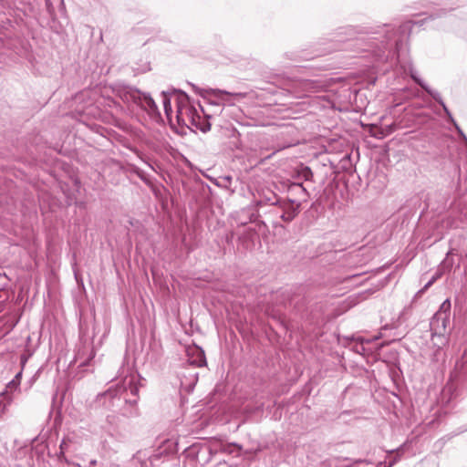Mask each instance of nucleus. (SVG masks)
<instances>
[{
	"label": "nucleus",
	"instance_id": "f257e3e1",
	"mask_svg": "<svg viewBox=\"0 0 467 467\" xmlns=\"http://www.w3.org/2000/svg\"><path fill=\"white\" fill-rule=\"evenodd\" d=\"M140 385L137 376L126 375L114 386L97 396V402L107 410L116 409L123 418H135L140 415L137 407Z\"/></svg>",
	"mask_w": 467,
	"mask_h": 467
},
{
	"label": "nucleus",
	"instance_id": "f03ea898",
	"mask_svg": "<svg viewBox=\"0 0 467 467\" xmlns=\"http://www.w3.org/2000/svg\"><path fill=\"white\" fill-rule=\"evenodd\" d=\"M450 317L443 310H438L430 322L431 339L435 346L441 348L448 342V327Z\"/></svg>",
	"mask_w": 467,
	"mask_h": 467
},
{
	"label": "nucleus",
	"instance_id": "7ed1b4c3",
	"mask_svg": "<svg viewBox=\"0 0 467 467\" xmlns=\"http://www.w3.org/2000/svg\"><path fill=\"white\" fill-rule=\"evenodd\" d=\"M199 113V108L197 109L192 104L189 96L185 92L180 91L177 98L176 110L178 124L190 127L191 123L196 121L195 118Z\"/></svg>",
	"mask_w": 467,
	"mask_h": 467
},
{
	"label": "nucleus",
	"instance_id": "20e7f679",
	"mask_svg": "<svg viewBox=\"0 0 467 467\" xmlns=\"http://www.w3.org/2000/svg\"><path fill=\"white\" fill-rule=\"evenodd\" d=\"M192 88L199 93L202 98H206V94L213 95L217 99V101H210L212 105L221 106V105H229L232 106L234 104V100H239L246 97V93L244 92H228L226 90L219 89V88H210V89H200L195 85L192 84Z\"/></svg>",
	"mask_w": 467,
	"mask_h": 467
},
{
	"label": "nucleus",
	"instance_id": "39448f33",
	"mask_svg": "<svg viewBox=\"0 0 467 467\" xmlns=\"http://www.w3.org/2000/svg\"><path fill=\"white\" fill-rule=\"evenodd\" d=\"M461 261H462V255L458 253V250L455 248L450 249L445 258L441 261L440 264L436 275L431 278L424 286V288H428L436 278L440 277L441 275L450 273L453 267L456 269H459L461 266Z\"/></svg>",
	"mask_w": 467,
	"mask_h": 467
},
{
	"label": "nucleus",
	"instance_id": "423d86ee",
	"mask_svg": "<svg viewBox=\"0 0 467 467\" xmlns=\"http://www.w3.org/2000/svg\"><path fill=\"white\" fill-rule=\"evenodd\" d=\"M125 99L132 100L150 114L160 115L157 104L149 94L141 93L138 89H130L125 94Z\"/></svg>",
	"mask_w": 467,
	"mask_h": 467
},
{
	"label": "nucleus",
	"instance_id": "0eeeda50",
	"mask_svg": "<svg viewBox=\"0 0 467 467\" xmlns=\"http://www.w3.org/2000/svg\"><path fill=\"white\" fill-rule=\"evenodd\" d=\"M300 206L301 204L296 199H287L280 202L278 205L280 212L277 213H279L280 219L288 223L297 216Z\"/></svg>",
	"mask_w": 467,
	"mask_h": 467
},
{
	"label": "nucleus",
	"instance_id": "6e6552de",
	"mask_svg": "<svg viewBox=\"0 0 467 467\" xmlns=\"http://www.w3.org/2000/svg\"><path fill=\"white\" fill-rule=\"evenodd\" d=\"M416 24H420V22H416ZM413 25H415V23H413L411 21H407V22L403 23L402 25H400L398 31H394L393 29H389L388 25L383 26L384 27H388V29L386 30L387 40L393 39L397 34L400 35V36L398 39H396V41H395V47H396V50L398 53H399L400 47L401 45L403 36L406 34H408V35L410 34V31L411 30Z\"/></svg>",
	"mask_w": 467,
	"mask_h": 467
},
{
	"label": "nucleus",
	"instance_id": "1a4fd4ad",
	"mask_svg": "<svg viewBox=\"0 0 467 467\" xmlns=\"http://www.w3.org/2000/svg\"><path fill=\"white\" fill-rule=\"evenodd\" d=\"M188 361L194 367H204L206 366V358L204 351L198 346L189 347L187 348Z\"/></svg>",
	"mask_w": 467,
	"mask_h": 467
},
{
	"label": "nucleus",
	"instance_id": "9d476101",
	"mask_svg": "<svg viewBox=\"0 0 467 467\" xmlns=\"http://www.w3.org/2000/svg\"><path fill=\"white\" fill-rule=\"evenodd\" d=\"M185 453L187 457L195 459L198 462H200V454H205L207 458L204 460L203 463H208L215 452L208 446L193 444L185 451Z\"/></svg>",
	"mask_w": 467,
	"mask_h": 467
},
{
	"label": "nucleus",
	"instance_id": "9b49d317",
	"mask_svg": "<svg viewBox=\"0 0 467 467\" xmlns=\"http://www.w3.org/2000/svg\"><path fill=\"white\" fill-rule=\"evenodd\" d=\"M287 192L291 196L290 199H296L301 204L302 201H306L308 192L300 182H290L287 186Z\"/></svg>",
	"mask_w": 467,
	"mask_h": 467
},
{
	"label": "nucleus",
	"instance_id": "f8f14e48",
	"mask_svg": "<svg viewBox=\"0 0 467 467\" xmlns=\"http://www.w3.org/2000/svg\"><path fill=\"white\" fill-rule=\"evenodd\" d=\"M198 108L200 109V113L195 118L196 121L191 123L190 126L205 133L211 130V123L208 120L210 116L205 113L203 108L200 104H198Z\"/></svg>",
	"mask_w": 467,
	"mask_h": 467
},
{
	"label": "nucleus",
	"instance_id": "ddd939ff",
	"mask_svg": "<svg viewBox=\"0 0 467 467\" xmlns=\"http://www.w3.org/2000/svg\"><path fill=\"white\" fill-rule=\"evenodd\" d=\"M293 178L296 180V182H300L303 184L304 181H312L313 172L308 166H301L295 171Z\"/></svg>",
	"mask_w": 467,
	"mask_h": 467
},
{
	"label": "nucleus",
	"instance_id": "4468645a",
	"mask_svg": "<svg viewBox=\"0 0 467 467\" xmlns=\"http://www.w3.org/2000/svg\"><path fill=\"white\" fill-rule=\"evenodd\" d=\"M422 88L432 97V99L437 101L443 109V110L446 112V114L451 118V112L449 111L448 108L446 107L442 98L441 97L440 93L436 90L431 89L430 87H424L422 85Z\"/></svg>",
	"mask_w": 467,
	"mask_h": 467
},
{
	"label": "nucleus",
	"instance_id": "2eb2a0df",
	"mask_svg": "<svg viewBox=\"0 0 467 467\" xmlns=\"http://www.w3.org/2000/svg\"><path fill=\"white\" fill-rule=\"evenodd\" d=\"M110 410L111 413L106 416V421L109 426L113 428H118L121 421V416L116 409H112Z\"/></svg>",
	"mask_w": 467,
	"mask_h": 467
},
{
	"label": "nucleus",
	"instance_id": "dca6fc26",
	"mask_svg": "<svg viewBox=\"0 0 467 467\" xmlns=\"http://www.w3.org/2000/svg\"><path fill=\"white\" fill-rule=\"evenodd\" d=\"M242 451V446L237 443H228L223 444L220 448V451L227 454H236L239 455L240 451Z\"/></svg>",
	"mask_w": 467,
	"mask_h": 467
},
{
	"label": "nucleus",
	"instance_id": "f3484780",
	"mask_svg": "<svg viewBox=\"0 0 467 467\" xmlns=\"http://www.w3.org/2000/svg\"><path fill=\"white\" fill-rule=\"evenodd\" d=\"M300 87L306 92H316L318 90L319 86L312 80L305 79L300 83Z\"/></svg>",
	"mask_w": 467,
	"mask_h": 467
},
{
	"label": "nucleus",
	"instance_id": "a211bd4d",
	"mask_svg": "<svg viewBox=\"0 0 467 467\" xmlns=\"http://www.w3.org/2000/svg\"><path fill=\"white\" fill-rule=\"evenodd\" d=\"M265 202L272 205H279L282 202L280 198L274 192H270V196L265 195L264 200H261L260 202Z\"/></svg>",
	"mask_w": 467,
	"mask_h": 467
},
{
	"label": "nucleus",
	"instance_id": "6ab92c4d",
	"mask_svg": "<svg viewBox=\"0 0 467 467\" xmlns=\"http://www.w3.org/2000/svg\"><path fill=\"white\" fill-rule=\"evenodd\" d=\"M22 372H18L15 378L8 382L6 388L10 389H16L18 386L20 385V379H21Z\"/></svg>",
	"mask_w": 467,
	"mask_h": 467
},
{
	"label": "nucleus",
	"instance_id": "aec40b11",
	"mask_svg": "<svg viewBox=\"0 0 467 467\" xmlns=\"http://www.w3.org/2000/svg\"><path fill=\"white\" fill-rule=\"evenodd\" d=\"M162 94H163L162 103H163L164 112H165L166 116L169 118L171 113L172 112L171 100L169 98H167V96L165 95V92H162Z\"/></svg>",
	"mask_w": 467,
	"mask_h": 467
},
{
	"label": "nucleus",
	"instance_id": "412c9836",
	"mask_svg": "<svg viewBox=\"0 0 467 467\" xmlns=\"http://www.w3.org/2000/svg\"><path fill=\"white\" fill-rule=\"evenodd\" d=\"M411 78L422 88V85L426 88L429 87L422 79L417 77V74L411 69L410 70Z\"/></svg>",
	"mask_w": 467,
	"mask_h": 467
},
{
	"label": "nucleus",
	"instance_id": "4be33fe9",
	"mask_svg": "<svg viewBox=\"0 0 467 467\" xmlns=\"http://www.w3.org/2000/svg\"><path fill=\"white\" fill-rule=\"evenodd\" d=\"M395 129L396 128H395L394 124L386 126L385 130H381V132H380L381 137H384V136H387V135L392 133L395 130Z\"/></svg>",
	"mask_w": 467,
	"mask_h": 467
},
{
	"label": "nucleus",
	"instance_id": "5701e85b",
	"mask_svg": "<svg viewBox=\"0 0 467 467\" xmlns=\"http://www.w3.org/2000/svg\"><path fill=\"white\" fill-rule=\"evenodd\" d=\"M451 303L450 300L446 299L441 306L439 310H443L450 316Z\"/></svg>",
	"mask_w": 467,
	"mask_h": 467
},
{
	"label": "nucleus",
	"instance_id": "b1692460",
	"mask_svg": "<svg viewBox=\"0 0 467 467\" xmlns=\"http://www.w3.org/2000/svg\"><path fill=\"white\" fill-rule=\"evenodd\" d=\"M398 461V458H395L392 462H390L389 464L386 462H380L377 464V467H392Z\"/></svg>",
	"mask_w": 467,
	"mask_h": 467
},
{
	"label": "nucleus",
	"instance_id": "393cba45",
	"mask_svg": "<svg viewBox=\"0 0 467 467\" xmlns=\"http://www.w3.org/2000/svg\"><path fill=\"white\" fill-rule=\"evenodd\" d=\"M7 404L0 400V417H2L6 411Z\"/></svg>",
	"mask_w": 467,
	"mask_h": 467
},
{
	"label": "nucleus",
	"instance_id": "a878e982",
	"mask_svg": "<svg viewBox=\"0 0 467 467\" xmlns=\"http://www.w3.org/2000/svg\"><path fill=\"white\" fill-rule=\"evenodd\" d=\"M355 463H366V464H371V461L366 460V459H358L355 461Z\"/></svg>",
	"mask_w": 467,
	"mask_h": 467
},
{
	"label": "nucleus",
	"instance_id": "bb28decb",
	"mask_svg": "<svg viewBox=\"0 0 467 467\" xmlns=\"http://www.w3.org/2000/svg\"><path fill=\"white\" fill-rule=\"evenodd\" d=\"M362 33H365V34H379V30H373V29H367V30H363Z\"/></svg>",
	"mask_w": 467,
	"mask_h": 467
},
{
	"label": "nucleus",
	"instance_id": "cd10ccee",
	"mask_svg": "<svg viewBox=\"0 0 467 467\" xmlns=\"http://www.w3.org/2000/svg\"><path fill=\"white\" fill-rule=\"evenodd\" d=\"M456 129L458 130L460 135L463 138V140L467 141L466 136L463 134V132L460 130V128L457 125H456Z\"/></svg>",
	"mask_w": 467,
	"mask_h": 467
},
{
	"label": "nucleus",
	"instance_id": "c85d7f7f",
	"mask_svg": "<svg viewBox=\"0 0 467 467\" xmlns=\"http://www.w3.org/2000/svg\"><path fill=\"white\" fill-rule=\"evenodd\" d=\"M88 365V361L85 360L80 363V366H87Z\"/></svg>",
	"mask_w": 467,
	"mask_h": 467
},
{
	"label": "nucleus",
	"instance_id": "c756f323",
	"mask_svg": "<svg viewBox=\"0 0 467 467\" xmlns=\"http://www.w3.org/2000/svg\"><path fill=\"white\" fill-rule=\"evenodd\" d=\"M197 379H198L197 375H195L194 379H193V385H195V383L197 382Z\"/></svg>",
	"mask_w": 467,
	"mask_h": 467
},
{
	"label": "nucleus",
	"instance_id": "7c9ffc66",
	"mask_svg": "<svg viewBox=\"0 0 467 467\" xmlns=\"http://www.w3.org/2000/svg\"><path fill=\"white\" fill-rule=\"evenodd\" d=\"M94 358V354H93V350L91 349V356H90V358Z\"/></svg>",
	"mask_w": 467,
	"mask_h": 467
},
{
	"label": "nucleus",
	"instance_id": "2f4dec72",
	"mask_svg": "<svg viewBox=\"0 0 467 467\" xmlns=\"http://www.w3.org/2000/svg\"><path fill=\"white\" fill-rule=\"evenodd\" d=\"M225 180H226V181H231V177H229V176H228V177H225Z\"/></svg>",
	"mask_w": 467,
	"mask_h": 467
},
{
	"label": "nucleus",
	"instance_id": "473e14b6",
	"mask_svg": "<svg viewBox=\"0 0 467 467\" xmlns=\"http://www.w3.org/2000/svg\"><path fill=\"white\" fill-rule=\"evenodd\" d=\"M91 464H95L96 463V461H91L90 462Z\"/></svg>",
	"mask_w": 467,
	"mask_h": 467
}]
</instances>
